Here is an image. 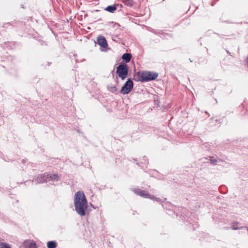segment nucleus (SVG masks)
I'll return each mask as SVG.
<instances>
[{"label":"nucleus","instance_id":"f257e3e1","mask_svg":"<svg viewBox=\"0 0 248 248\" xmlns=\"http://www.w3.org/2000/svg\"><path fill=\"white\" fill-rule=\"evenodd\" d=\"M74 204L76 212L81 216L85 215L88 208L87 201L83 192L78 191L75 196Z\"/></svg>","mask_w":248,"mask_h":248},{"label":"nucleus","instance_id":"f03ea898","mask_svg":"<svg viewBox=\"0 0 248 248\" xmlns=\"http://www.w3.org/2000/svg\"><path fill=\"white\" fill-rule=\"evenodd\" d=\"M156 73L142 71H139L134 75V79L136 81L146 82L155 79L158 77Z\"/></svg>","mask_w":248,"mask_h":248},{"label":"nucleus","instance_id":"7ed1b4c3","mask_svg":"<svg viewBox=\"0 0 248 248\" xmlns=\"http://www.w3.org/2000/svg\"><path fill=\"white\" fill-rule=\"evenodd\" d=\"M116 73L122 80L126 78L128 74V67L125 63L120 64L117 67Z\"/></svg>","mask_w":248,"mask_h":248},{"label":"nucleus","instance_id":"20e7f679","mask_svg":"<svg viewBox=\"0 0 248 248\" xmlns=\"http://www.w3.org/2000/svg\"><path fill=\"white\" fill-rule=\"evenodd\" d=\"M133 87V81L131 79H128L122 87L121 90V93L124 94H127L131 91Z\"/></svg>","mask_w":248,"mask_h":248},{"label":"nucleus","instance_id":"39448f33","mask_svg":"<svg viewBox=\"0 0 248 248\" xmlns=\"http://www.w3.org/2000/svg\"><path fill=\"white\" fill-rule=\"evenodd\" d=\"M97 43L103 48H106L108 47V43L105 38L102 36H99L97 38Z\"/></svg>","mask_w":248,"mask_h":248},{"label":"nucleus","instance_id":"423d86ee","mask_svg":"<svg viewBox=\"0 0 248 248\" xmlns=\"http://www.w3.org/2000/svg\"><path fill=\"white\" fill-rule=\"evenodd\" d=\"M49 175L48 174H43L38 176L36 179V181L38 183H42L46 182L48 179Z\"/></svg>","mask_w":248,"mask_h":248},{"label":"nucleus","instance_id":"0eeeda50","mask_svg":"<svg viewBox=\"0 0 248 248\" xmlns=\"http://www.w3.org/2000/svg\"><path fill=\"white\" fill-rule=\"evenodd\" d=\"M134 191L138 195L144 198H150V195L145 190L139 189L134 190Z\"/></svg>","mask_w":248,"mask_h":248},{"label":"nucleus","instance_id":"6e6552de","mask_svg":"<svg viewBox=\"0 0 248 248\" xmlns=\"http://www.w3.org/2000/svg\"><path fill=\"white\" fill-rule=\"evenodd\" d=\"M131 58V55L129 53H124L122 57V59L125 61L126 62H130Z\"/></svg>","mask_w":248,"mask_h":248},{"label":"nucleus","instance_id":"1a4fd4ad","mask_svg":"<svg viewBox=\"0 0 248 248\" xmlns=\"http://www.w3.org/2000/svg\"><path fill=\"white\" fill-rule=\"evenodd\" d=\"M117 10V7L116 5H109L105 8V10L110 12L114 13Z\"/></svg>","mask_w":248,"mask_h":248},{"label":"nucleus","instance_id":"9d476101","mask_svg":"<svg viewBox=\"0 0 248 248\" xmlns=\"http://www.w3.org/2000/svg\"><path fill=\"white\" fill-rule=\"evenodd\" d=\"M123 3L129 7H131L135 4V2L133 0H123Z\"/></svg>","mask_w":248,"mask_h":248},{"label":"nucleus","instance_id":"9b49d317","mask_svg":"<svg viewBox=\"0 0 248 248\" xmlns=\"http://www.w3.org/2000/svg\"><path fill=\"white\" fill-rule=\"evenodd\" d=\"M47 247L48 248H56L57 243L55 241H48L47 243Z\"/></svg>","mask_w":248,"mask_h":248},{"label":"nucleus","instance_id":"f8f14e48","mask_svg":"<svg viewBox=\"0 0 248 248\" xmlns=\"http://www.w3.org/2000/svg\"><path fill=\"white\" fill-rule=\"evenodd\" d=\"M48 178H49L52 181H58L59 180V176H58V174H52V175H50L48 177Z\"/></svg>","mask_w":248,"mask_h":248},{"label":"nucleus","instance_id":"ddd939ff","mask_svg":"<svg viewBox=\"0 0 248 248\" xmlns=\"http://www.w3.org/2000/svg\"><path fill=\"white\" fill-rule=\"evenodd\" d=\"M108 90L111 93H115L117 91V89L115 86H110L108 88Z\"/></svg>","mask_w":248,"mask_h":248},{"label":"nucleus","instance_id":"4468645a","mask_svg":"<svg viewBox=\"0 0 248 248\" xmlns=\"http://www.w3.org/2000/svg\"><path fill=\"white\" fill-rule=\"evenodd\" d=\"M0 248H11L9 245L7 244H3V243H1L0 244Z\"/></svg>","mask_w":248,"mask_h":248},{"label":"nucleus","instance_id":"2eb2a0df","mask_svg":"<svg viewBox=\"0 0 248 248\" xmlns=\"http://www.w3.org/2000/svg\"><path fill=\"white\" fill-rule=\"evenodd\" d=\"M36 244L34 242L31 243L29 248H36Z\"/></svg>","mask_w":248,"mask_h":248},{"label":"nucleus","instance_id":"dca6fc26","mask_svg":"<svg viewBox=\"0 0 248 248\" xmlns=\"http://www.w3.org/2000/svg\"><path fill=\"white\" fill-rule=\"evenodd\" d=\"M211 162H213V163H214V162H216V161H215H215L211 160Z\"/></svg>","mask_w":248,"mask_h":248}]
</instances>
